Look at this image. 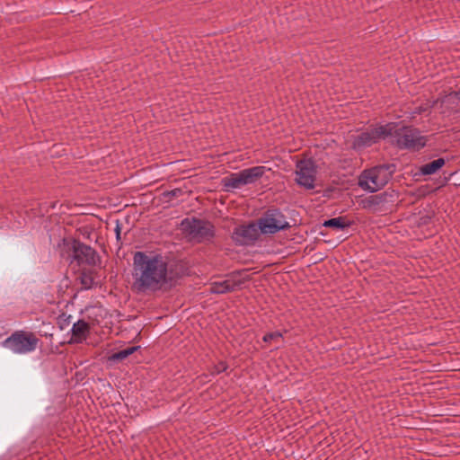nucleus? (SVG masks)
Instances as JSON below:
<instances>
[{
    "label": "nucleus",
    "mask_w": 460,
    "mask_h": 460,
    "mask_svg": "<svg viewBox=\"0 0 460 460\" xmlns=\"http://www.w3.org/2000/svg\"><path fill=\"white\" fill-rule=\"evenodd\" d=\"M80 283L84 289H90L94 285V279L92 276V270L83 269L80 272Z\"/></svg>",
    "instance_id": "obj_21"
},
{
    "label": "nucleus",
    "mask_w": 460,
    "mask_h": 460,
    "mask_svg": "<svg viewBox=\"0 0 460 460\" xmlns=\"http://www.w3.org/2000/svg\"><path fill=\"white\" fill-rule=\"evenodd\" d=\"M398 198L394 191H384L376 195H371L361 200L362 208L372 209L373 211L381 210L385 204L394 203Z\"/></svg>",
    "instance_id": "obj_12"
},
{
    "label": "nucleus",
    "mask_w": 460,
    "mask_h": 460,
    "mask_svg": "<svg viewBox=\"0 0 460 460\" xmlns=\"http://www.w3.org/2000/svg\"><path fill=\"white\" fill-rule=\"evenodd\" d=\"M71 315H66V314H61L58 317V324L61 330H64L70 323Z\"/></svg>",
    "instance_id": "obj_23"
},
{
    "label": "nucleus",
    "mask_w": 460,
    "mask_h": 460,
    "mask_svg": "<svg viewBox=\"0 0 460 460\" xmlns=\"http://www.w3.org/2000/svg\"><path fill=\"white\" fill-rule=\"evenodd\" d=\"M376 143L375 137L372 129L365 131L355 137L352 146L354 149H361L367 146H371Z\"/></svg>",
    "instance_id": "obj_18"
},
{
    "label": "nucleus",
    "mask_w": 460,
    "mask_h": 460,
    "mask_svg": "<svg viewBox=\"0 0 460 460\" xmlns=\"http://www.w3.org/2000/svg\"><path fill=\"white\" fill-rule=\"evenodd\" d=\"M38 342L39 339L34 333L17 331L5 339L4 345L12 347L16 353H24L34 350Z\"/></svg>",
    "instance_id": "obj_7"
},
{
    "label": "nucleus",
    "mask_w": 460,
    "mask_h": 460,
    "mask_svg": "<svg viewBox=\"0 0 460 460\" xmlns=\"http://www.w3.org/2000/svg\"><path fill=\"white\" fill-rule=\"evenodd\" d=\"M247 270H243L246 271ZM243 270H234L226 275V279L222 281H215L210 284L209 292L211 294H226L240 289L242 285L250 279L249 277L244 279H237Z\"/></svg>",
    "instance_id": "obj_11"
},
{
    "label": "nucleus",
    "mask_w": 460,
    "mask_h": 460,
    "mask_svg": "<svg viewBox=\"0 0 460 460\" xmlns=\"http://www.w3.org/2000/svg\"><path fill=\"white\" fill-rule=\"evenodd\" d=\"M221 185L226 189V190H229V189H239L242 186H244L241 172H233L228 176L224 177L221 180Z\"/></svg>",
    "instance_id": "obj_19"
},
{
    "label": "nucleus",
    "mask_w": 460,
    "mask_h": 460,
    "mask_svg": "<svg viewBox=\"0 0 460 460\" xmlns=\"http://www.w3.org/2000/svg\"><path fill=\"white\" fill-rule=\"evenodd\" d=\"M281 336L282 334L279 332H268L263 336L262 340L265 342H270L273 340L279 339Z\"/></svg>",
    "instance_id": "obj_25"
},
{
    "label": "nucleus",
    "mask_w": 460,
    "mask_h": 460,
    "mask_svg": "<svg viewBox=\"0 0 460 460\" xmlns=\"http://www.w3.org/2000/svg\"><path fill=\"white\" fill-rule=\"evenodd\" d=\"M398 126L399 124L396 122H389L385 125H381L372 128L376 143L380 139H385L388 137H394V134L396 133V128Z\"/></svg>",
    "instance_id": "obj_16"
},
{
    "label": "nucleus",
    "mask_w": 460,
    "mask_h": 460,
    "mask_svg": "<svg viewBox=\"0 0 460 460\" xmlns=\"http://www.w3.org/2000/svg\"><path fill=\"white\" fill-rule=\"evenodd\" d=\"M181 226L183 232L198 243L212 242L216 236L215 226L207 219L187 217L181 221Z\"/></svg>",
    "instance_id": "obj_4"
},
{
    "label": "nucleus",
    "mask_w": 460,
    "mask_h": 460,
    "mask_svg": "<svg viewBox=\"0 0 460 460\" xmlns=\"http://www.w3.org/2000/svg\"><path fill=\"white\" fill-rule=\"evenodd\" d=\"M450 176H451V174H449L448 177L444 176V178L440 181V185L438 188L445 186L447 183V181H449Z\"/></svg>",
    "instance_id": "obj_27"
},
{
    "label": "nucleus",
    "mask_w": 460,
    "mask_h": 460,
    "mask_svg": "<svg viewBox=\"0 0 460 460\" xmlns=\"http://www.w3.org/2000/svg\"><path fill=\"white\" fill-rule=\"evenodd\" d=\"M183 194V190L181 188H175L172 190H166L163 192L164 199H167V201L172 199V198H178Z\"/></svg>",
    "instance_id": "obj_22"
},
{
    "label": "nucleus",
    "mask_w": 460,
    "mask_h": 460,
    "mask_svg": "<svg viewBox=\"0 0 460 460\" xmlns=\"http://www.w3.org/2000/svg\"><path fill=\"white\" fill-rule=\"evenodd\" d=\"M260 234L258 221H252L234 227L231 238L236 245L247 246L253 244L259 239Z\"/></svg>",
    "instance_id": "obj_8"
},
{
    "label": "nucleus",
    "mask_w": 460,
    "mask_h": 460,
    "mask_svg": "<svg viewBox=\"0 0 460 460\" xmlns=\"http://www.w3.org/2000/svg\"><path fill=\"white\" fill-rule=\"evenodd\" d=\"M166 263V276H165V292L176 287L178 280L186 275H189V264L183 260H167Z\"/></svg>",
    "instance_id": "obj_10"
},
{
    "label": "nucleus",
    "mask_w": 460,
    "mask_h": 460,
    "mask_svg": "<svg viewBox=\"0 0 460 460\" xmlns=\"http://www.w3.org/2000/svg\"><path fill=\"white\" fill-rule=\"evenodd\" d=\"M316 167L315 162L312 158L298 161L296 170V183L306 190H313L316 179Z\"/></svg>",
    "instance_id": "obj_9"
},
{
    "label": "nucleus",
    "mask_w": 460,
    "mask_h": 460,
    "mask_svg": "<svg viewBox=\"0 0 460 460\" xmlns=\"http://www.w3.org/2000/svg\"><path fill=\"white\" fill-rule=\"evenodd\" d=\"M244 185L254 183L265 173L264 166H254L240 171Z\"/></svg>",
    "instance_id": "obj_17"
},
{
    "label": "nucleus",
    "mask_w": 460,
    "mask_h": 460,
    "mask_svg": "<svg viewBox=\"0 0 460 460\" xmlns=\"http://www.w3.org/2000/svg\"><path fill=\"white\" fill-rule=\"evenodd\" d=\"M91 327L90 324L85 322L84 319L78 320L76 323L73 324L71 332V340L69 343H82L87 339V336L90 332Z\"/></svg>",
    "instance_id": "obj_14"
},
{
    "label": "nucleus",
    "mask_w": 460,
    "mask_h": 460,
    "mask_svg": "<svg viewBox=\"0 0 460 460\" xmlns=\"http://www.w3.org/2000/svg\"><path fill=\"white\" fill-rule=\"evenodd\" d=\"M228 368V365L225 361H220L217 365L214 366L212 374H220L222 372L226 371Z\"/></svg>",
    "instance_id": "obj_24"
},
{
    "label": "nucleus",
    "mask_w": 460,
    "mask_h": 460,
    "mask_svg": "<svg viewBox=\"0 0 460 460\" xmlns=\"http://www.w3.org/2000/svg\"><path fill=\"white\" fill-rule=\"evenodd\" d=\"M115 232H116V237L118 240L120 239V227L119 225H117L116 228H115Z\"/></svg>",
    "instance_id": "obj_29"
},
{
    "label": "nucleus",
    "mask_w": 460,
    "mask_h": 460,
    "mask_svg": "<svg viewBox=\"0 0 460 460\" xmlns=\"http://www.w3.org/2000/svg\"><path fill=\"white\" fill-rule=\"evenodd\" d=\"M355 222L353 220L348 219L346 216H340L337 217H332L327 220H324L322 224H318L315 226V230H320L321 228H332L336 231H343L351 226H353Z\"/></svg>",
    "instance_id": "obj_13"
},
{
    "label": "nucleus",
    "mask_w": 460,
    "mask_h": 460,
    "mask_svg": "<svg viewBox=\"0 0 460 460\" xmlns=\"http://www.w3.org/2000/svg\"><path fill=\"white\" fill-rule=\"evenodd\" d=\"M257 221L262 234H275L291 227L282 210L275 206L268 208Z\"/></svg>",
    "instance_id": "obj_5"
},
{
    "label": "nucleus",
    "mask_w": 460,
    "mask_h": 460,
    "mask_svg": "<svg viewBox=\"0 0 460 460\" xmlns=\"http://www.w3.org/2000/svg\"><path fill=\"white\" fill-rule=\"evenodd\" d=\"M432 106H429V104H421L418 107H415L414 111H412L413 115H420L426 111H428Z\"/></svg>",
    "instance_id": "obj_26"
},
{
    "label": "nucleus",
    "mask_w": 460,
    "mask_h": 460,
    "mask_svg": "<svg viewBox=\"0 0 460 460\" xmlns=\"http://www.w3.org/2000/svg\"><path fill=\"white\" fill-rule=\"evenodd\" d=\"M313 231L317 232L322 236H325L328 234V233L326 231L323 230V228H321L320 230H315V227H314Z\"/></svg>",
    "instance_id": "obj_28"
},
{
    "label": "nucleus",
    "mask_w": 460,
    "mask_h": 460,
    "mask_svg": "<svg viewBox=\"0 0 460 460\" xmlns=\"http://www.w3.org/2000/svg\"><path fill=\"white\" fill-rule=\"evenodd\" d=\"M395 171L394 164H383L365 169L358 178V185L366 191L376 192L392 180Z\"/></svg>",
    "instance_id": "obj_2"
},
{
    "label": "nucleus",
    "mask_w": 460,
    "mask_h": 460,
    "mask_svg": "<svg viewBox=\"0 0 460 460\" xmlns=\"http://www.w3.org/2000/svg\"><path fill=\"white\" fill-rule=\"evenodd\" d=\"M448 159L439 157L419 167L415 176H429L437 173L446 164Z\"/></svg>",
    "instance_id": "obj_15"
},
{
    "label": "nucleus",
    "mask_w": 460,
    "mask_h": 460,
    "mask_svg": "<svg viewBox=\"0 0 460 460\" xmlns=\"http://www.w3.org/2000/svg\"><path fill=\"white\" fill-rule=\"evenodd\" d=\"M394 137L398 148L411 151H420L429 140L427 136H421L420 130L412 126L397 127Z\"/></svg>",
    "instance_id": "obj_6"
},
{
    "label": "nucleus",
    "mask_w": 460,
    "mask_h": 460,
    "mask_svg": "<svg viewBox=\"0 0 460 460\" xmlns=\"http://www.w3.org/2000/svg\"><path fill=\"white\" fill-rule=\"evenodd\" d=\"M64 245L66 247L67 257L75 261L78 266H98L101 264V257L96 250L80 240L64 239Z\"/></svg>",
    "instance_id": "obj_3"
},
{
    "label": "nucleus",
    "mask_w": 460,
    "mask_h": 460,
    "mask_svg": "<svg viewBox=\"0 0 460 460\" xmlns=\"http://www.w3.org/2000/svg\"><path fill=\"white\" fill-rule=\"evenodd\" d=\"M140 348V346H131L124 349L119 350L117 352H114L107 358V361L110 363L121 362L133 353L139 350Z\"/></svg>",
    "instance_id": "obj_20"
},
{
    "label": "nucleus",
    "mask_w": 460,
    "mask_h": 460,
    "mask_svg": "<svg viewBox=\"0 0 460 460\" xmlns=\"http://www.w3.org/2000/svg\"><path fill=\"white\" fill-rule=\"evenodd\" d=\"M165 259L162 254L148 255L136 252L133 256L132 289L137 293L165 291Z\"/></svg>",
    "instance_id": "obj_1"
}]
</instances>
